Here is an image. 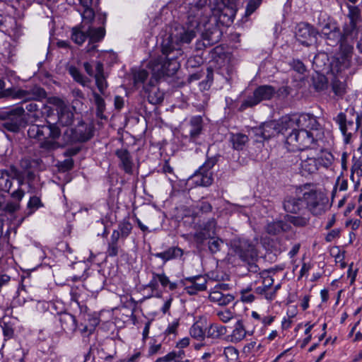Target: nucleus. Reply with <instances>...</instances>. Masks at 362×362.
Here are the masks:
<instances>
[{"instance_id":"obj_1","label":"nucleus","mask_w":362,"mask_h":362,"mask_svg":"<svg viewBox=\"0 0 362 362\" xmlns=\"http://www.w3.org/2000/svg\"><path fill=\"white\" fill-rule=\"evenodd\" d=\"M180 55L169 49V53L163 54L156 59L151 60L148 64L151 77L156 82L166 80L168 77L174 76L179 69L180 64L177 60Z\"/></svg>"},{"instance_id":"obj_2","label":"nucleus","mask_w":362,"mask_h":362,"mask_svg":"<svg viewBox=\"0 0 362 362\" xmlns=\"http://www.w3.org/2000/svg\"><path fill=\"white\" fill-rule=\"evenodd\" d=\"M204 59L202 54H197L189 57L185 64L187 71V81L188 83L200 80L204 75L205 79L199 82V86L201 90H208L214 81V69L208 66L204 70Z\"/></svg>"},{"instance_id":"obj_3","label":"nucleus","mask_w":362,"mask_h":362,"mask_svg":"<svg viewBox=\"0 0 362 362\" xmlns=\"http://www.w3.org/2000/svg\"><path fill=\"white\" fill-rule=\"evenodd\" d=\"M196 37L194 29L185 28L184 26H176L169 33H165L162 37L161 53H169V49L177 54L182 56L183 52L181 46L189 44Z\"/></svg>"},{"instance_id":"obj_4","label":"nucleus","mask_w":362,"mask_h":362,"mask_svg":"<svg viewBox=\"0 0 362 362\" xmlns=\"http://www.w3.org/2000/svg\"><path fill=\"white\" fill-rule=\"evenodd\" d=\"M284 138L285 144L291 151H303L308 148H312L315 144L317 139L313 133L310 131L303 130L299 128L293 127L295 123L289 122H284Z\"/></svg>"},{"instance_id":"obj_5","label":"nucleus","mask_w":362,"mask_h":362,"mask_svg":"<svg viewBox=\"0 0 362 362\" xmlns=\"http://www.w3.org/2000/svg\"><path fill=\"white\" fill-rule=\"evenodd\" d=\"M302 197L306 206V212L310 211L313 216H320L329 209V199L327 195L317 190L311 183H306L300 187Z\"/></svg>"},{"instance_id":"obj_6","label":"nucleus","mask_w":362,"mask_h":362,"mask_svg":"<svg viewBox=\"0 0 362 362\" xmlns=\"http://www.w3.org/2000/svg\"><path fill=\"white\" fill-rule=\"evenodd\" d=\"M286 116L282 117L279 121L271 120L254 127L250 132L255 137L256 142H264L272 137L281 135L284 138V122H287Z\"/></svg>"},{"instance_id":"obj_7","label":"nucleus","mask_w":362,"mask_h":362,"mask_svg":"<svg viewBox=\"0 0 362 362\" xmlns=\"http://www.w3.org/2000/svg\"><path fill=\"white\" fill-rule=\"evenodd\" d=\"M351 118L347 119L344 112H339L335 119L339 125V129L344 136V142L351 141L353 134L356 133L362 125V112H356L354 107L346 110Z\"/></svg>"},{"instance_id":"obj_8","label":"nucleus","mask_w":362,"mask_h":362,"mask_svg":"<svg viewBox=\"0 0 362 362\" xmlns=\"http://www.w3.org/2000/svg\"><path fill=\"white\" fill-rule=\"evenodd\" d=\"M0 120L3 121L2 127L13 133L19 132L21 128L27 125V119L25 117L23 106H17L0 112Z\"/></svg>"},{"instance_id":"obj_9","label":"nucleus","mask_w":362,"mask_h":362,"mask_svg":"<svg viewBox=\"0 0 362 362\" xmlns=\"http://www.w3.org/2000/svg\"><path fill=\"white\" fill-rule=\"evenodd\" d=\"M95 127L81 120L74 128H67L62 134L64 145L85 143L94 136Z\"/></svg>"},{"instance_id":"obj_10","label":"nucleus","mask_w":362,"mask_h":362,"mask_svg":"<svg viewBox=\"0 0 362 362\" xmlns=\"http://www.w3.org/2000/svg\"><path fill=\"white\" fill-rule=\"evenodd\" d=\"M221 158H222V156L219 153L210 156L209 152H207L205 162L192 176V178L197 185L203 187H208L212 185L214 182V173L212 170L218 165Z\"/></svg>"},{"instance_id":"obj_11","label":"nucleus","mask_w":362,"mask_h":362,"mask_svg":"<svg viewBox=\"0 0 362 362\" xmlns=\"http://www.w3.org/2000/svg\"><path fill=\"white\" fill-rule=\"evenodd\" d=\"M94 20L91 22L83 21L87 24V31L90 42H99L105 36V23L107 13L103 12L99 6V0H96Z\"/></svg>"},{"instance_id":"obj_12","label":"nucleus","mask_w":362,"mask_h":362,"mask_svg":"<svg viewBox=\"0 0 362 362\" xmlns=\"http://www.w3.org/2000/svg\"><path fill=\"white\" fill-rule=\"evenodd\" d=\"M276 88L271 85H260L257 86L252 95H249L244 99L238 112H244L248 108H252L264 100H270L275 96Z\"/></svg>"},{"instance_id":"obj_13","label":"nucleus","mask_w":362,"mask_h":362,"mask_svg":"<svg viewBox=\"0 0 362 362\" xmlns=\"http://www.w3.org/2000/svg\"><path fill=\"white\" fill-rule=\"evenodd\" d=\"M230 246L235 254L245 262L257 259L258 252L253 241L244 237H236L230 241Z\"/></svg>"},{"instance_id":"obj_14","label":"nucleus","mask_w":362,"mask_h":362,"mask_svg":"<svg viewBox=\"0 0 362 362\" xmlns=\"http://www.w3.org/2000/svg\"><path fill=\"white\" fill-rule=\"evenodd\" d=\"M61 134L59 127L48 120H45L43 124H31L28 129V136L31 139L37 140L47 138L58 139Z\"/></svg>"},{"instance_id":"obj_15","label":"nucleus","mask_w":362,"mask_h":362,"mask_svg":"<svg viewBox=\"0 0 362 362\" xmlns=\"http://www.w3.org/2000/svg\"><path fill=\"white\" fill-rule=\"evenodd\" d=\"M196 28L201 32L202 38L207 41V45H214L221 39L223 33L218 25V20L214 16H210L203 23H197Z\"/></svg>"},{"instance_id":"obj_16","label":"nucleus","mask_w":362,"mask_h":362,"mask_svg":"<svg viewBox=\"0 0 362 362\" xmlns=\"http://www.w3.org/2000/svg\"><path fill=\"white\" fill-rule=\"evenodd\" d=\"M216 224L215 218H210L200 226L199 230L194 234V240L198 250H205L207 240L216 235Z\"/></svg>"},{"instance_id":"obj_17","label":"nucleus","mask_w":362,"mask_h":362,"mask_svg":"<svg viewBox=\"0 0 362 362\" xmlns=\"http://www.w3.org/2000/svg\"><path fill=\"white\" fill-rule=\"evenodd\" d=\"M319 31L313 25L305 23H299L295 32V37L302 45L310 47L317 41Z\"/></svg>"},{"instance_id":"obj_18","label":"nucleus","mask_w":362,"mask_h":362,"mask_svg":"<svg viewBox=\"0 0 362 362\" xmlns=\"http://www.w3.org/2000/svg\"><path fill=\"white\" fill-rule=\"evenodd\" d=\"M287 122H293L295 125L293 127L299 128L306 131H314L318 130L320 127V124L317 121L315 116L309 113H302L299 115H293L291 116L286 115Z\"/></svg>"},{"instance_id":"obj_19","label":"nucleus","mask_w":362,"mask_h":362,"mask_svg":"<svg viewBox=\"0 0 362 362\" xmlns=\"http://www.w3.org/2000/svg\"><path fill=\"white\" fill-rule=\"evenodd\" d=\"M237 12L236 0H221L218 4V21L226 26L230 25Z\"/></svg>"},{"instance_id":"obj_20","label":"nucleus","mask_w":362,"mask_h":362,"mask_svg":"<svg viewBox=\"0 0 362 362\" xmlns=\"http://www.w3.org/2000/svg\"><path fill=\"white\" fill-rule=\"evenodd\" d=\"M283 208L287 214H298L306 212V206L300 195H287L282 202Z\"/></svg>"},{"instance_id":"obj_21","label":"nucleus","mask_w":362,"mask_h":362,"mask_svg":"<svg viewBox=\"0 0 362 362\" xmlns=\"http://www.w3.org/2000/svg\"><path fill=\"white\" fill-rule=\"evenodd\" d=\"M158 82L151 77L148 83L144 85L141 93L144 97H146L149 103L158 105L161 103L164 99V93L162 92L156 84Z\"/></svg>"},{"instance_id":"obj_22","label":"nucleus","mask_w":362,"mask_h":362,"mask_svg":"<svg viewBox=\"0 0 362 362\" xmlns=\"http://www.w3.org/2000/svg\"><path fill=\"white\" fill-rule=\"evenodd\" d=\"M186 281L191 283L190 286L185 287L186 293L190 296L196 295L198 292L206 291L207 288V279L204 276L196 275L185 277L180 281V284L182 286H185Z\"/></svg>"},{"instance_id":"obj_23","label":"nucleus","mask_w":362,"mask_h":362,"mask_svg":"<svg viewBox=\"0 0 362 362\" xmlns=\"http://www.w3.org/2000/svg\"><path fill=\"white\" fill-rule=\"evenodd\" d=\"M151 273L152 279L146 286V288H151L153 292L157 291L158 290L159 284H160L163 288L168 287L169 290L171 291L177 288V284L176 282L170 281L169 278L164 272L159 274L155 272H152Z\"/></svg>"},{"instance_id":"obj_24","label":"nucleus","mask_w":362,"mask_h":362,"mask_svg":"<svg viewBox=\"0 0 362 362\" xmlns=\"http://www.w3.org/2000/svg\"><path fill=\"white\" fill-rule=\"evenodd\" d=\"M46 98L47 92L39 86H34L29 90L17 89L16 93V99L25 100H42Z\"/></svg>"},{"instance_id":"obj_25","label":"nucleus","mask_w":362,"mask_h":362,"mask_svg":"<svg viewBox=\"0 0 362 362\" xmlns=\"http://www.w3.org/2000/svg\"><path fill=\"white\" fill-rule=\"evenodd\" d=\"M54 317L59 322L62 329L68 334H74L78 327L77 320L74 315L66 312H58Z\"/></svg>"},{"instance_id":"obj_26","label":"nucleus","mask_w":362,"mask_h":362,"mask_svg":"<svg viewBox=\"0 0 362 362\" xmlns=\"http://www.w3.org/2000/svg\"><path fill=\"white\" fill-rule=\"evenodd\" d=\"M359 30L358 23L349 21L344 23L342 30H341L342 42L346 44L348 51L353 49V46L349 44V41H354L357 39Z\"/></svg>"},{"instance_id":"obj_27","label":"nucleus","mask_w":362,"mask_h":362,"mask_svg":"<svg viewBox=\"0 0 362 362\" xmlns=\"http://www.w3.org/2000/svg\"><path fill=\"white\" fill-rule=\"evenodd\" d=\"M318 35L325 40L328 45L332 47L339 45L341 49H344V51L349 52L346 44L342 42L341 33L339 27L333 30H329V33H319Z\"/></svg>"},{"instance_id":"obj_28","label":"nucleus","mask_w":362,"mask_h":362,"mask_svg":"<svg viewBox=\"0 0 362 362\" xmlns=\"http://www.w3.org/2000/svg\"><path fill=\"white\" fill-rule=\"evenodd\" d=\"M203 118L200 115L193 116L189 122V141L197 144V139L203 131Z\"/></svg>"},{"instance_id":"obj_29","label":"nucleus","mask_w":362,"mask_h":362,"mask_svg":"<svg viewBox=\"0 0 362 362\" xmlns=\"http://www.w3.org/2000/svg\"><path fill=\"white\" fill-rule=\"evenodd\" d=\"M184 254L182 249L178 246L169 247L163 252L151 254L163 261V264H165L168 261L181 258Z\"/></svg>"},{"instance_id":"obj_30","label":"nucleus","mask_w":362,"mask_h":362,"mask_svg":"<svg viewBox=\"0 0 362 362\" xmlns=\"http://www.w3.org/2000/svg\"><path fill=\"white\" fill-rule=\"evenodd\" d=\"M115 155L120 160V168L127 174L133 173V160L129 151L126 148L117 149Z\"/></svg>"},{"instance_id":"obj_31","label":"nucleus","mask_w":362,"mask_h":362,"mask_svg":"<svg viewBox=\"0 0 362 362\" xmlns=\"http://www.w3.org/2000/svg\"><path fill=\"white\" fill-rule=\"evenodd\" d=\"M10 169L18 181V188L11 192V197L14 200L21 202L25 195V192L21 187L26 180L23 175V172L18 170L15 166H11Z\"/></svg>"},{"instance_id":"obj_32","label":"nucleus","mask_w":362,"mask_h":362,"mask_svg":"<svg viewBox=\"0 0 362 362\" xmlns=\"http://www.w3.org/2000/svg\"><path fill=\"white\" fill-rule=\"evenodd\" d=\"M291 226L286 220H279L267 224L266 231L268 234L275 235L283 232H288Z\"/></svg>"},{"instance_id":"obj_33","label":"nucleus","mask_w":362,"mask_h":362,"mask_svg":"<svg viewBox=\"0 0 362 362\" xmlns=\"http://www.w3.org/2000/svg\"><path fill=\"white\" fill-rule=\"evenodd\" d=\"M96 86L101 94L105 93L107 87V83L104 75L103 64L101 62H97L95 65V74L94 75Z\"/></svg>"},{"instance_id":"obj_34","label":"nucleus","mask_w":362,"mask_h":362,"mask_svg":"<svg viewBox=\"0 0 362 362\" xmlns=\"http://www.w3.org/2000/svg\"><path fill=\"white\" fill-rule=\"evenodd\" d=\"M297 215L298 216L286 214L284 216V219L290 225L293 224L295 227L298 228H303L309 224L310 216L308 212L298 214Z\"/></svg>"},{"instance_id":"obj_35","label":"nucleus","mask_w":362,"mask_h":362,"mask_svg":"<svg viewBox=\"0 0 362 362\" xmlns=\"http://www.w3.org/2000/svg\"><path fill=\"white\" fill-rule=\"evenodd\" d=\"M58 120L55 124L62 126H69L74 121V113L66 106H62L57 109Z\"/></svg>"},{"instance_id":"obj_36","label":"nucleus","mask_w":362,"mask_h":362,"mask_svg":"<svg viewBox=\"0 0 362 362\" xmlns=\"http://www.w3.org/2000/svg\"><path fill=\"white\" fill-rule=\"evenodd\" d=\"M71 38L76 44L82 45L88 38L87 24L83 21L80 26L73 28Z\"/></svg>"},{"instance_id":"obj_37","label":"nucleus","mask_w":362,"mask_h":362,"mask_svg":"<svg viewBox=\"0 0 362 362\" xmlns=\"http://www.w3.org/2000/svg\"><path fill=\"white\" fill-rule=\"evenodd\" d=\"M300 161V173L303 176L315 173L319 168V163L315 158H301Z\"/></svg>"},{"instance_id":"obj_38","label":"nucleus","mask_w":362,"mask_h":362,"mask_svg":"<svg viewBox=\"0 0 362 362\" xmlns=\"http://www.w3.org/2000/svg\"><path fill=\"white\" fill-rule=\"evenodd\" d=\"M79 2L83 7V11L81 13L83 20L88 22L93 21L95 17V3H93V0H79Z\"/></svg>"},{"instance_id":"obj_39","label":"nucleus","mask_w":362,"mask_h":362,"mask_svg":"<svg viewBox=\"0 0 362 362\" xmlns=\"http://www.w3.org/2000/svg\"><path fill=\"white\" fill-rule=\"evenodd\" d=\"M226 332L227 328L226 326L218 323H213L206 328V337L217 339L225 335Z\"/></svg>"},{"instance_id":"obj_40","label":"nucleus","mask_w":362,"mask_h":362,"mask_svg":"<svg viewBox=\"0 0 362 362\" xmlns=\"http://www.w3.org/2000/svg\"><path fill=\"white\" fill-rule=\"evenodd\" d=\"M301 158H299L298 156L291 152H286L279 159V164L280 168L288 169L298 164Z\"/></svg>"},{"instance_id":"obj_41","label":"nucleus","mask_w":362,"mask_h":362,"mask_svg":"<svg viewBox=\"0 0 362 362\" xmlns=\"http://www.w3.org/2000/svg\"><path fill=\"white\" fill-rule=\"evenodd\" d=\"M312 85L317 92L323 91L328 88V79L324 75L317 71L313 74Z\"/></svg>"},{"instance_id":"obj_42","label":"nucleus","mask_w":362,"mask_h":362,"mask_svg":"<svg viewBox=\"0 0 362 362\" xmlns=\"http://www.w3.org/2000/svg\"><path fill=\"white\" fill-rule=\"evenodd\" d=\"M14 177H11L8 170H0V191L11 195Z\"/></svg>"},{"instance_id":"obj_43","label":"nucleus","mask_w":362,"mask_h":362,"mask_svg":"<svg viewBox=\"0 0 362 362\" xmlns=\"http://www.w3.org/2000/svg\"><path fill=\"white\" fill-rule=\"evenodd\" d=\"M185 358L183 349L173 350L163 357L158 358L155 362H180Z\"/></svg>"},{"instance_id":"obj_44","label":"nucleus","mask_w":362,"mask_h":362,"mask_svg":"<svg viewBox=\"0 0 362 362\" xmlns=\"http://www.w3.org/2000/svg\"><path fill=\"white\" fill-rule=\"evenodd\" d=\"M248 136L242 133L231 134L230 137L233 148L237 151H242L248 142Z\"/></svg>"},{"instance_id":"obj_45","label":"nucleus","mask_w":362,"mask_h":362,"mask_svg":"<svg viewBox=\"0 0 362 362\" xmlns=\"http://www.w3.org/2000/svg\"><path fill=\"white\" fill-rule=\"evenodd\" d=\"M247 333L243 320H238L230 335V341L233 343L239 342L245 338Z\"/></svg>"},{"instance_id":"obj_46","label":"nucleus","mask_w":362,"mask_h":362,"mask_svg":"<svg viewBox=\"0 0 362 362\" xmlns=\"http://www.w3.org/2000/svg\"><path fill=\"white\" fill-rule=\"evenodd\" d=\"M68 73L71 76L74 81L81 84L83 86H86L90 82V80L83 75L80 70L75 66L71 65L67 67Z\"/></svg>"},{"instance_id":"obj_47","label":"nucleus","mask_w":362,"mask_h":362,"mask_svg":"<svg viewBox=\"0 0 362 362\" xmlns=\"http://www.w3.org/2000/svg\"><path fill=\"white\" fill-rule=\"evenodd\" d=\"M44 204L37 196H32L27 204V211L25 212V217L33 214L40 208L44 207Z\"/></svg>"},{"instance_id":"obj_48","label":"nucleus","mask_w":362,"mask_h":362,"mask_svg":"<svg viewBox=\"0 0 362 362\" xmlns=\"http://www.w3.org/2000/svg\"><path fill=\"white\" fill-rule=\"evenodd\" d=\"M42 164L40 158H24L21 160V167L23 171L40 169Z\"/></svg>"},{"instance_id":"obj_49","label":"nucleus","mask_w":362,"mask_h":362,"mask_svg":"<svg viewBox=\"0 0 362 362\" xmlns=\"http://www.w3.org/2000/svg\"><path fill=\"white\" fill-rule=\"evenodd\" d=\"M223 240L216 235L209 238L206 241L208 250L211 254H216L221 249Z\"/></svg>"},{"instance_id":"obj_50","label":"nucleus","mask_w":362,"mask_h":362,"mask_svg":"<svg viewBox=\"0 0 362 362\" xmlns=\"http://www.w3.org/2000/svg\"><path fill=\"white\" fill-rule=\"evenodd\" d=\"M348 13L346 15L349 22L359 24L362 21L361 11L357 6L347 5Z\"/></svg>"},{"instance_id":"obj_51","label":"nucleus","mask_w":362,"mask_h":362,"mask_svg":"<svg viewBox=\"0 0 362 362\" xmlns=\"http://www.w3.org/2000/svg\"><path fill=\"white\" fill-rule=\"evenodd\" d=\"M93 95L94 98L95 104L96 105V116L101 119H106L107 117L103 115L105 110V103L104 99L100 94L93 92Z\"/></svg>"},{"instance_id":"obj_52","label":"nucleus","mask_w":362,"mask_h":362,"mask_svg":"<svg viewBox=\"0 0 362 362\" xmlns=\"http://www.w3.org/2000/svg\"><path fill=\"white\" fill-rule=\"evenodd\" d=\"M133 226L128 219H124L118 223V233L122 236V240H124L132 233Z\"/></svg>"},{"instance_id":"obj_53","label":"nucleus","mask_w":362,"mask_h":362,"mask_svg":"<svg viewBox=\"0 0 362 362\" xmlns=\"http://www.w3.org/2000/svg\"><path fill=\"white\" fill-rule=\"evenodd\" d=\"M42 141L40 144V148L50 152L54 151L60 147H63L57 139H52L51 138L42 139Z\"/></svg>"},{"instance_id":"obj_54","label":"nucleus","mask_w":362,"mask_h":362,"mask_svg":"<svg viewBox=\"0 0 362 362\" xmlns=\"http://www.w3.org/2000/svg\"><path fill=\"white\" fill-rule=\"evenodd\" d=\"M149 74H151L150 71H148L146 69H139L134 71L133 81L134 86H137L139 84L145 85L144 82L147 79Z\"/></svg>"},{"instance_id":"obj_55","label":"nucleus","mask_w":362,"mask_h":362,"mask_svg":"<svg viewBox=\"0 0 362 362\" xmlns=\"http://www.w3.org/2000/svg\"><path fill=\"white\" fill-rule=\"evenodd\" d=\"M189 334L192 338L197 340H204L206 337V329L204 330L198 322H195L189 329Z\"/></svg>"},{"instance_id":"obj_56","label":"nucleus","mask_w":362,"mask_h":362,"mask_svg":"<svg viewBox=\"0 0 362 362\" xmlns=\"http://www.w3.org/2000/svg\"><path fill=\"white\" fill-rule=\"evenodd\" d=\"M5 87L6 83L4 81L0 78V98H16L17 89L13 87L8 88H5Z\"/></svg>"},{"instance_id":"obj_57","label":"nucleus","mask_w":362,"mask_h":362,"mask_svg":"<svg viewBox=\"0 0 362 362\" xmlns=\"http://www.w3.org/2000/svg\"><path fill=\"white\" fill-rule=\"evenodd\" d=\"M331 86L332 91L336 95L343 96L345 94L346 90L344 83L340 81L336 77H334L332 81Z\"/></svg>"},{"instance_id":"obj_58","label":"nucleus","mask_w":362,"mask_h":362,"mask_svg":"<svg viewBox=\"0 0 362 362\" xmlns=\"http://www.w3.org/2000/svg\"><path fill=\"white\" fill-rule=\"evenodd\" d=\"M21 208L20 202L14 200L13 202L6 201L4 203V206L1 211H4L8 214H13L18 211Z\"/></svg>"},{"instance_id":"obj_59","label":"nucleus","mask_w":362,"mask_h":362,"mask_svg":"<svg viewBox=\"0 0 362 362\" xmlns=\"http://www.w3.org/2000/svg\"><path fill=\"white\" fill-rule=\"evenodd\" d=\"M316 159L319 163V166L328 168L332 165L334 156L330 152H322V155Z\"/></svg>"},{"instance_id":"obj_60","label":"nucleus","mask_w":362,"mask_h":362,"mask_svg":"<svg viewBox=\"0 0 362 362\" xmlns=\"http://www.w3.org/2000/svg\"><path fill=\"white\" fill-rule=\"evenodd\" d=\"M263 0H247L245 16H251L262 4Z\"/></svg>"},{"instance_id":"obj_61","label":"nucleus","mask_w":362,"mask_h":362,"mask_svg":"<svg viewBox=\"0 0 362 362\" xmlns=\"http://www.w3.org/2000/svg\"><path fill=\"white\" fill-rule=\"evenodd\" d=\"M5 340L10 339L14 336V329L9 323L4 322L1 325Z\"/></svg>"},{"instance_id":"obj_62","label":"nucleus","mask_w":362,"mask_h":362,"mask_svg":"<svg viewBox=\"0 0 362 362\" xmlns=\"http://www.w3.org/2000/svg\"><path fill=\"white\" fill-rule=\"evenodd\" d=\"M223 296V293L221 291L214 288V290L210 292L209 298L211 302L217 303L221 305Z\"/></svg>"},{"instance_id":"obj_63","label":"nucleus","mask_w":362,"mask_h":362,"mask_svg":"<svg viewBox=\"0 0 362 362\" xmlns=\"http://www.w3.org/2000/svg\"><path fill=\"white\" fill-rule=\"evenodd\" d=\"M317 25L321 26L323 30L329 29V30H333L339 27L337 21L333 18H328L327 21L325 24L319 22Z\"/></svg>"},{"instance_id":"obj_64","label":"nucleus","mask_w":362,"mask_h":362,"mask_svg":"<svg viewBox=\"0 0 362 362\" xmlns=\"http://www.w3.org/2000/svg\"><path fill=\"white\" fill-rule=\"evenodd\" d=\"M291 66L299 74H304L306 71V67L305 64L300 59H293L291 63Z\"/></svg>"}]
</instances>
